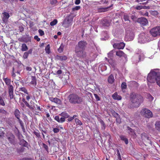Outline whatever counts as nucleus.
I'll return each mask as SVG.
<instances>
[{
	"label": "nucleus",
	"mask_w": 160,
	"mask_h": 160,
	"mask_svg": "<svg viewBox=\"0 0 160 160\" xmlns=\"http://www.w3.org/2000/svg\"><path fill=\"white\" fill-rule=\"evenodd\" d=\"M42 145L43 148L46 151L48 152V146L44 143H42Z\"/></svg>",
	"instance_id": "8fccbe9b"
},
{
	"label": "nucleus",
	"mask_w": 160,
	"mask_h": 160,
	"mask_svg": "<svg viewBox=\"0 0 160 160\" xmlns=\"http://www.w3.org/2000/svg\"><path fill=\"white\" fill-rule=\"evenodd\" d=\"M156 82L157 84L159 87H160V73H159V75L158 77Z\"/></svg>",
	"instance_id": "de8ad7c7"
},
{
	"label": "nucleus",
	"mask_w": 160,
	"mask_h": 160,
	"mask_svg": "<svg viewBox=\"0 0 160 160\" xmlns=\"http://www.w3.org/2000/svg\"><path fill=\"white\" fill-rule=\"evenodd\" d=\"M62 71L61 70H58L57 72V73L59 75L62 74Z\"/></svg>",
	"instance_id": "69168bd1"
},
{
	"label": "nucleus",
	"mask_w": 160,
	"mask_h": 160,
	"mask_svg": "<svg viewBox=\"0 0 160 160\" xmlns=\"http://www.w3.org/2000/svg\"><path fill=\"white\" fill-rule=\"evenodd\" d=\"M116 118V122L117 123L120 124L121 123V119L120 118V116L118 117H117Z\"/></svg>",
	"instance_id": "a18cd8bd"
},
{
	"label": "nucleus",
	"mask_w": 160,
	"mask_h": 160,
	"mask_svg": "<svg viewBox=\"0 0 160 160\" xmlns=\"http://www.w3.org/2000/svg\"><path fill=\"white\" fill-rule=\"evenodd\" d=\"M141 139L143 142H145L147 144H152L151 141L148 135L145 133H143L141 135Z\"/></svg>",
	"instance_id": "423d86ee"
},
{
	"label": "nucleus",
	"mask_w": 160,
	"mask_h": 160,
	"mask_svg": "<svg viewBox=\"0 0 160 160\" xmlns=\"http://www.w3.org/2000/svg\"><path fill=\"white\" fill-rule=\"evenodd\" d=\"M22 160H32L31 158H23Z\"/></svg>",
	"instance_id": "774afa93"
},
{
	"label": "nucleus",
	"mask_w": 160,
	"mask_h": 160,
	"mask_svg": "<svg viewBox=\"0 0 160 160\" xmlns=\"http://www.w3.org/2000/svg\"><path fill=\"white\" fill-rule=\"evenodd\" d=\"M34 39L37 40V41L39 42L40 40V39L38 38L37 35H35L34 37Z\"/></svg>",
	"instance_id": "052dcab7"
},
{
	"label": "nucleus",
	"mask_w": 160,
	"mask_h": 160,
	"mask_svg": "<svg viewBox=\"0 0 160 160\" xmlns=\"http://www.w3.org/2000/svg\"><path fill=\"white\" fill-rule=\"evenodd\" d=\"M87 45V43L84 40H81L79 41L75 48L85 50V49Z\"/></svg>",
	"instance_id": "6e6552de"
},
{
	"label": "nucleus",
	"mask_w": 160,
	"mask_h": 160,
	"mask_svg": "<svg viewBox=\"0 0 160 160\" xmlns=\"http://www.w3.org/2000/svg\"><path fill=\"white\" fill-rule=\"evenodd\" d=\"M119 137L121 140L122 141H124L125 143L126 144H127L128 143V139L124 135H121L119 136Z\"/></svg>",
	"instance_id": "4be33fe9"
},
{
	"label": "nucleus",
	"mask_w": 160,
	"mask_h": 160,
	"mask_svg": "<svg viewBox=\"0 0 160 160\" xmlns=\"http://www.w3.org/2000/svg\"><path fill=\"white\" fill-rule=\"evenodd\" d=\"M18 120L20 123V124L21 125V126L22 128V129L23 130H25L24 126L23 125V123L22 122V121L20 119V118H19V119H18Z\"/></svg>",
	"instance_id": "e433bc0d"
},
{
	"label": "nucleus",
	"mask_w": 160,
	"mask_h": 160,
	"mask_svg": "<svg viewBox=\"0 0 160 160\" xmlns=\"http://www.w3.org/2000/svg\"><path fill=\"white\" fill-rule=\"evenodd\" d=\"M2 14L3 16L2 18V20L4 22L9 18L10 15L8 13L6 12H4Z\"/></svg>",
	"instance_id": "a211bd4d"
},
{
	"label": "nucleus",
	"mask_w": 160,
	"mask_h": 160,
	"mask_svg": "<svg viewBox=\"0 0 160 160\" xmlns=\"http://www.w3.org/2000/svg\"><path fill=\"white\" fill-rule=\"evenodd\" d=\"M109 8V7L107 8H99L97 7V11L98 12H105L108 11V9Z\"/></svg>",
	"instance_id": "aec40b11"
},
{
	"label": "nucleus",
	"mask_w": 160,
	"mask_h": 160,
	"mask_svg": "<svg viewBox=\"0 0 160 160\" xmlns=\"http://www.w3.org/2000/svg\"><path fill=\"white\" fill-rule=\"evenodd\" d=\"M58 22V21L57 19H55L52 21L50 23V25L51 26H53L55 25Z\"/></svg>",
	"instance_id": "4c0bfd02"
},
{
	"label": "nucleus",
	"mask_w": 160,
	"mask_h": 160,
	"mask_svg": "<svg viewBox=\"0 0 160 160\" xmlns=\"http://www.w3.org/2000/svg\"><path fill=\"white\" fill-rule=\"evenodd\" d=\"M131 18L132 20V21L135 22H137V17L134 15H132L131 16Z\"/></svg>",
	"instance_id": "37998d69"
},
{
	"label": "nucleus",
	"mask_w": 160,
	"mask_h": 160,
	"mask_svg": "<svg viewBox=\"0 0 160 160\" xmlns=\"http://www.w3.org/2000/svg\"><path fill=\"white\" fill-rule=\"evenodd\" d=\"M151 35L153 37L160 36V27H157L152 28L150 31Z\"/></svg>",
	"instance_id": "0eeeda50"
},
{
	"label": "nucleus",
	"mask_w": 160,
	"mask_h": 160,
	"mask_svg": "<svg viewBox=\"0 0 160 160\" xmlns=\"http://www.w3.org/2000/svg\"><path fill=\"white\" fill-rule=\"evenodd\" d=\"M0 113H2V114L4 115H6V114L7 113V112L4 109L2 108H1L0 109Z\"/></svg>",
	"instance_id": "49530a36"
},
{
	"label": "nucleus",
	"mask_w": 160,
	"mask_h": 160,
	"mask_svg": "<svg viewBox=\"0 0 160 160\" xmlns=\"http://www.w3.org/2000/svg\"><path fill=\"white\" fill-rule=\"evenodd\" d=\"M112 98L114 100H120L122 99L121 96L118 95L117 92H115L112 96Z\"/></svg>",
	"instance_id": "6ab92c4d"
},
{
	"label": "nucleus",
	"mask_w": 160,
	"mask_h": 160,
	"mask_svg": "<svg viewBox=\"0 0 160 160\" xmlns=\"http://www.w3.org/2000/svg\"><path fill=\"white\" fill-rule=\"evenodd\" d=\"M75 55L78 58H84L86 57V53L84 51V50L75 48Z\"/></svg>",
	"instance_id": "20e7f679"
},
{
	"label": "nucleus",
	"mask_w": 160,
	"mask_h": 160,
	"mask_svg": "<svg viewBox=\"0 0 160 160\" xmlns=\"http://www.w3.org/2000/svg\"><path fill=\"white\" fill-rule=\"evenodd\" d=\"M80 0H76L75 3L76 5H78L80 3Z\"/></svg>",
	"instance_id": "e2e57ef3"
},
{
	"label": "nucleus",
	"mask_w": 160,
	"mask_h": 160,
	"mask_svg": "<svg viewBox=\"0 0 160 160\" xmlns=\"http://www.w3.org/2000/svg\"><path fill=\"white\" fill-rule=\"evenodd\" d=\"M94 95L97 101H99L100 100V98L97 94H94Z\"/></svg>",
	"instance_id": "13d9d810"
},
{
	"label": "nucleus",
	"mask_w": 160,
	"mask_h": 160,
	"mask_svg": "<svg viewBox=\"0 0 160 160\" xmlns=\"http://www.w3.org/2000/svg\"><path fill=\"white\" fill-rule=\"evenodd\" d=\"M75 121L77 125H82V123L81 121L78 118H76L75 119Z\"/></svg>",
	"instance_id": "58836bf2"
},
{
	"label": "nucleus",
	"mask_w": 160,
	"mask_h": 160,
	"mask_svg": "<svg viewBox=\"0 0 160 160\" xmlns=\"http://www.w3.org/2000/svg\"><path fill=\"white\" fill-rule=\"evenodd\" d=\"M113 56V51H111L110 52L108 53V56L109 57H112Z\"/></svg>",
	"instance_id": "6e6d98bb"
},
{
	"label": "nucleus",
	"mask_w": 160,
	"mask_h": 160,
	"mask_svg": "<svg viewBox=\"0 0 160 160\" xmlns=\"http://www.w3.org/2000/svg\"><path fill=\"white\" fill-rule=\"evenodd\" d=\"M115 81L113 75L111 74L108 78V82L110 84L113 83Z\"/></svg>",
	"instance_id": "412c9836"
},
{
	"label": "nucleus",
	"mask_w": 160,
	"mask_h": 160,
	"mask_svg": "<svg viewBox=\"0 0 160 160\" xmlns=\"http://www.w3.org/2000/svg\"><path fill=\"white\" fill-rule=\"evenodd\" d=\"M102 23L103 26L106 27L109 26L110 24V22L107 19L103 20Z\"/></svg>",
	"instance_id": "c85d7f7f"
},
{
	"label": "nucleus",
	"mask_w": 160,
	"mask_h": 160,
	"mask_svg": "<svg viewBox=\"0 0 160 160\" xmlns=\"http://www.w3.org/2000/svg\"><path fill=\"white\" fill-rule=\"evenodd\" d=\"M11 76L13 80L18 81L20 80L21 78L19 76H17L15 72L14 68H13L12 70L11 73Z\"/></svg>",
	"instance_id": "ddd939ff"
},
{
	"label": "nucleus",
	"mask_w": 160,
	"mask_h": 160,
	"mask_svg": "<svg viewBox=\"0 0 160 160\" xmlns=\"http://www.w3.org/2000/svg\"><path fill=\"white\" fill-rule=\"evenodd\" d=\"M30 84L35 86L37 84L36 80L35 77H32V80L30 82Z\"/></svg>",
	"instance_id": "c756f323"
},
{
	"label": "nucleus",
	"mask_w": 160,
	"mask_h": 160,
	"mask_svg": "<svg viewBox=\"0 0 160 160\" xmlns=\"http://www.w3.org/2000/svg\"><path fill=\"white\" fill-rule=\"evenodd\" d=\"M98 120L102 125V128L104 130L106 128V126L104 122L100 118Z\"/></svg>",
	"instance_id": "2f4dec72"
},
{
	"label": "nucleus",
	"mask_w": 160,
	"mask_h": 160,
	"mask_svg": "<svg viewBox=\"0 0 160 160\" xmlns=\"http://www.w3.org/2000/svg\"><path fill=\"white\" fill-rule=\"evenodd\" d=\"M50 100L52 102H53L57 104H61V101L58 98H50Z\"/></svg>",
	"instance_id": "dca6fc26"
},
{
	"label": "nucleus",
	"mask_w": 160,
	"mask_h": 160,
	"mask_svg": "<svg viewBox=\"0 0 160 160\" xmlns=\"http://www.w3.org/2000/svg\"><path fill=\"white\" fill-rule=\"evenodd\" d=\"M123 19L125 21L128 22L129 23L130 22V20L129 19V15L128 14H125L123 15Z\"/></svg>",
	"instance_id": "cd10ccee"
},
{
	"label": "nucleus",
	"mask_w": 160,
	"mask_h": 160,
	"mask_svg": "<svg viewBox=\"0 0 160 160\" xmlns=\"http://www.w3.org/2000/svg\"><path fill=\"white\" fill-rule=\"evenodd\" d=\"M110 112L112 114V115L115 118H117V117H118L119 116V114L115 112V111L112 109H111L110 110Z\"/></svg>",
	"instance_id": "393cba45"
},
{
	"label": "nucleus",
	"mask_w": 160,
	"mask_h": 160,
	"mask_svg": "<svg viewBox=\"0 0 160 160\" xmlns=\"http://www.w3.org/2000/svg\"><path fill=\"white\" fill-rule=\"evenodd\" d=\"M130 100L132 104L129 106L131 108L138 107L143 101L142 96L134 92L131 93L130 96Z\"/></svg>",
	"instance_id": "f257e3e1"
},
{
	"label": "nucleus",
	"mask_w": 160,
	"mask_h": 160,
	"mask_svg": "<svg viewBox=\"0 0 160 160\" xmlns=\"http://www.w3.org/2000/svg\"><path fill=\"white\" fill-rule=\"evenodd\" d=\"M69 102L72 104H80L83 102L82 97L79 96L76 93L69 95L68 97Z\"/></svg>",
	"instance_id": "f03ea898"
},
{
	"label": "nucleus",
	"mask_w": 160,
	"mask_h": 160,
	"mask_svg": "<svg viewBox=\"0 0 160 160\" xmlns=\"http://www.w3.org/2000/svg\"><path fill=\"white\" fill-rule=\"evenodd\" d=\"M9 96L11 99L14 98L13 97V87L12 85H9L8 87Z\"/></svg>",
	"instance_id": "f8f14e48"
},
{
	"label": "nucleus",
	"mask_w": 160,
	"mask_h": 160,
	"mask_svg": "<svg viewBox=\"0 0 160 160\" xmlns=\"http://www.w3.org/2000/svg\"><path fill=\"white\" fill-rule=\"evenodd\" d=\"M60 115L64 117H61L60 118V123H62L64 122L65 121V118H67L68 117V114L65 112H62Z\"/></svg>",
	"instance_id": "4468645a"
},
{
	"label": "nucleus",
	"mask_w": 160,
	"mask_h": 160,
	"mask_svg": "<svg viewBox=\"0 0 160 160\" xmlns=\"http://www.w3.org/2000/svg\"><path fill=\"white\" fill-rule=\"evenodd\" d=\"M155 126L156 130L160 133V121H157L156 122Z\"/></svg>",
	"instance_id": "5701e85b"
},
{
	"label": "nucleus",
	"mask_w": 160,
	"mask_h": 160,
	"mask_svg": "<svg viewBox=\"0 0 160 160\" xmlns=\"http://www.w3.org/2000/svg\"><path fill=\"white\" fill-rule=\"evenodd\" d=\"M20 112L18 109H16L15 110L14 112V114L17 119L20 118Z\"/></svg>",
	"instance_id": "b1692460"
},
{
	"label": "nucleus",
	"mask_w": 160,
	"mask_h": 160,
	"mask_svg": "<svg viewBox=\"0 0 160 160\" xmlns=\"http://www.w3.org/2000/svg\"><path fill=\"white\" fill-rule=\"evenodd\" d=\"M54 119L58 122H59L60 118L59 116H56L54 118Z\"/></svg>",
	"instance_id": "680f3d73"
},
{
	"label": "nucleus",
	"mask_w": 160,
	"mask_h": 160,
	"mask_svg": "<svg viewBox=\"0 0 160 160\" xmlns=\"http://www.w3.org/2000/svg\"><path fill=\"white\" fill-rule=\"evenodd\" d=\"M38 32L39 33L40 35L41 36H42L44 34V31L41 29H39Z\"/></svg>",
	"instance_id": "864d4df0"
},
{
	"label": "nucleus",
	"mask_w": 160,
	"mask_h": 160,
	"mask_svg": "<svg viewBox=\"0 0 160 160\" xmlns=\"http://www.w3.org/2000/svg\"><path fill=\"white\" fill-rule=\"evenodd\" d=\"M159 72L151 71L147 76V81L150 83H154L156 82L158 77L159 75Z\"/></svg>",
	"instance_id": "7ed1b4c3"
},
{
	"label": "nucleus",
	"mask_w": 160,
	"mask_h": 160,
	"mask_svg": "<svg viewBox=\"0 0 160 160\" xmlns=\"http://www.w3.org/2000/svg\"><path fill=\"white\" fill-rule=\"evenodd\" d=\"M7 138L11 144L14 145L15 144V137L14 135L11 132H8L7 135Z\"/></svg>",
	"instance_id": "1a4fd4ad"
},
{
	"label": "nucleus",
	"mask_w": 160,
	"mask_h": 160,
	"mask_svg": "<svg viewBox=\"0 0 160 160\" xmlns=\"http://www.w3.org/2000/svg\"><path fill=\"white\" fill-rule=\"evenodd\" d=\"M80 8V6H76L75 7H74L72 8V11H75L78 10Z\"/></svg>",
	"instance_id": "3c124183"
},
{
	"label": "nucleus",
	"mask_w": 160,
	"mask_h": 160,
	"mask_svg": "<svg viewBox=\"0 0 160 160\" xmlns=\"http://www.w3.org/2000/svg\"><path fill=\"white\" fill-rule=\"evenodd\" d=\"M137 22L139 23L142 27L146 26L148 24V20L146 18L143 17L138 18Z\"/></svg>",
	"instance_id": "9d476101"
},
{
	"label": "nucleus",
	"mask_w": 160,
	"mask_h": 160,
	"mask_svg": "<svg viewBox=\"0 0 160 160\" xmlns=\"http://www.w3.org/2000/svg\"><path fill=\"white\" fill-rule=\"evenodd\" d=\"M124 54V53L123 51L121 50H119L116 52V55L120 57L123 56Z\"/></svg>",
	"instance_id": "7c9ffc66"
},
{
	"label": "nucleus",
	"mask_w": 160,
	"mask_h": 160,
	"mask_svg": "<svg viewBox=\"0 0 160 160\" xmlns=\"http://www.w3.org/2000/svg\"><path fill=\"white\" fill-rule=\"evenodd\" d=\"M19 91H21L25 93L28 94L27 90L24 87L21 88H19Z\"/></svg>",
	"instance_id": "ea45409f"
},
{
	"label": "nucleus",
	"mask_w": 160,
	"mask_h": 160,
	"mask_svg": "<svg viewBox=\"0 0 160 160\" xmlns=\"http://www.w3.org/2000/svg\"><path fill=\"white\" fill-rule=\"evenodd\" d=\"M26 69L27 71H31L32 70V68L31 67H27L26 68Z\"/></svg>",
	"instance_id": "0e129e2a"
},
{
	"label": "nucleus",
	"mask_w": 160,
	"mask_h": 160,
	"mask_svg": "<svg viewBox=\"0 0 160 160\" xmlns=\"http://www.w3.org/2000/svg\"><path fill=\"white\" fill-rule=\"evenodd\" d=\"M33 133L36 135V137L38 138H40V133L38 130L36 129L35 131H34Z\"/></svg>",
	"instance_id": "72a5a7b5"
},
{
	"label": "nucleus",
	"mask_w": 160,
	"mask_h": 160,
	"mask_svg": "<svg viewBox=\"0 0 160 160\" xmlns=\"http://www.w3.org/2000/svg\"><path fill=\"white\" fill-rule=\"evenodd\" d=\"M128 129L129 134L134 137H135L136 136V134L134 130L133 129L128 127Z\"/></svg>",
	"instance_id": "f3484780"
},
{
	"label": "nucleus",
	"mask_w": 160,
	"mask_h": 160,
	"mask_svg": "<svg viewBox=\"0 0 160 160\" xmlns=\"http://www.w3.org/2000/svg\"><path fill=\"white\" fill-rule=\"evenodd\" d=\"M125 46V44L123 42H121L119 43H114L113 45V47L114 48L118 49H123L124 47Z\"/></svg>",
	"instance_id": "9b49d317"
},
{
	"label": "nucleus",
	"mask_w": 160,
	"mask_h": 160,
	"mask_svg": "<svg viewBox=\"0 0 160 160\" xmlns=\"http://www.w3.org/2000/svg\"><path fill=\"white\" fill-rule=\"evenodd\" d=\"M21 47V50L22 51H26L28 49V47L25 43H23L22 44Z\"/></svg>",
	"instance_id": "473e14b6"
},
{
	"label": "nucleus",
	"mask_w": 160,
	"mask_h": 160,
	"mask_svg": "<svg viewBox=\"0 0 160 160\" xmlns=\"http://www.w3.org/2000/svg\"><path fill=\"white\" fill-rule=\"evenodd\" d=\"M6 84L8 86L11 85L10 84L11 82V80L10 79L6 78L3 79Z\"/></svg>",
	"instance_id": "a878e982"
},
{
	"label": "nucleus",
	"mask_w": 160,
	"mask_h": 160,
	"mask_svg": "<svg viewBox=\"0 0 160 160\" xmlns=\"http://www.w3.org/2000/svg\"><path fill=\"white\" fill-rule=\"evenodd\" d=\"M142 7L141 6H137L136 8H135L137 10H140L142 8Z\"/></svg>",
	"instance_id": "338daca9"
},
{
	"label": "nucleus",
	"mask_w": 160,
	"mask_h": 160,
	"mask_svg": "<svg viewBox=\"0 0 160 160\" xmlns=\"http://www.w3.org/2000/svg\"><path fill=\"white\" fill-rule=\"evenodd\" d=\"M1 129H0V137L2 138L4 136L5 133L3 131H1Z\"/></svg>",
	"instance_id": "bf43d9fd"
},
{
	"label": "nucleus",
	"mask_w": 160,
	"mask_h": 160,
	"mask_svg": "<svg viewBox=\"0 0 160 160\" xmlns=\"http://www.w3.org/2000/svg\"><path fill=\"white\" fill-rule=\"evenodd\" d=\"M0 105L3 106L5 105L4 100L1 96H0Z\"/></svg>",
	"instance_id": "a19ab883"
},
{
	"label": "nucleus",
	"mask_w": 160,
	"mask_h": 160,
	"mask_svg": "<svg viewBox=\"0 0 160 160\" xmlns=\"http://www.w3.org/2000/svg\"><path fill=\"white\" fill-rule=\"evenodd\" d=\"M142 115L147 118H150L152 117L153 114L152 112L147 108L143 109L141 112Z\"/></svg>",
	"instance_id": "39448f33"
},
{
	"label": "nucleus",
	"mask_w": 160,
	"mask_h": 160,
	"mask_svg": "<svg viewBox=\"0 0 160 160\" xmlns=\"http://www.w3.org/2000/svg\"><path fill=\"white\" fill-rule=\"evenodd\" d=\"M20 144L23 146L27 147L28 143L23 139H22L20 141Z\"/></svg>",
	"instance_id": "bb28decb"
},
{
	"label": "nucleus",
	"mask_w": 160,
	"mask_h": 160,
	"mask_svg": "<svg viewBox=\"0 0 160 160\" xmlns=\"http://www.w3.org/2000/svg\"><path fill=\"white\" fill-rule=\"evenodd\" d=\"M108 61L109 63L112 66L114 65V61L112 59H108Z\"/></svg>",
	"instance_id": "09e8293b"
},
{
	"label": "nucleus",
	"mask_w": 160,
	"mask_h": 160,
	"mask_svg": "<svg viewBox=\"0 0 160 160\" xmlns=\"http://www.w3.org/2000/svg\"><path fill=\"white\" fill-rule=\"evenodd\" d=\"M151 14L154 16H157L158 14V13L157 11H152L151 12Z\"/></svg>",
	"instance_id": "79ce46f5"
},
{
	"label": "nucleus",
	"mask_w": 160,
	"mask_h": 160,
	"mask_svg": "<svg viewBox=\"0 0 160 160\" xmlns=\"http://www.w3.org/2000/svg\"><path fill=\"white\" fill-rule=\"evenodd\" d=\"M45 50L46 53L49 54L50 52V46L49 44L46 47Z\"/></svg>",
	"instance_id": "f704fd0d"
},
{
	"label": "nucleus",
	"mask_w": 160,
	"mask_h": 160,
	"mask_svg": "<svg viewBox=\"0 0 160 160\" xmlns=\"http://www.w3.org/2000/svg\"><path fill=\"white\" fill-rule=\"evenodd\" d=\"M63 48L64 46L62 44H61L59 48H58V52L59 53L62 52L63 50Z\"/></svg>",
	"instance_id": "c9c22d12"
},
{
	"label": "nucleus",
	"mask_w": 160,
	"mask_h": 160,
	"mask_svg": "<svg viewBox=\"0 0 160 160\" xmlns=\"http://www.w3.org/2000/svg\"><path fill=\"white\" fill-rule=\"evenodd\" d=\"M59 129L57 128H53V131L54 133H57L59 132Z\"/></svg>",
	"instance_id": "5fc2aeb1"
},
{
	"label": "nucleus",
	"mask_w": 160,
	"mask_h": 160,
	"mask_svg": "<svg viewBox=\"0 0 160 160\" xmlns=\"http://www.w3.org/2000/svg\"><path fill=\"white\" fill-rule=\"evenodd\" d=\"M121 88L122 89H125L127 88L126 83L125 82H123L121 84Z\"/></svg>",
	"instance_id": "c03bdc74"
},
{
	"label": "nucleus",
	"mask_w": 160,
	"mask_h": 160,
	"mask_svg": "<svg viewBox=\"0 0 160 160\" xmlns=\"http://www.w3.org/2000/svg\"><path fill=\"white\" fill-rule=\"evenodd\" d=\"M57 2V0H50V2L52 5H55Z\"/></svg>",
	"instance_id": "603ef678"
},
{
	"label": "nucleus",
	"mask_w": 160,
	"mask_h": 160,
	"mask_svg": "<svg viewBox=\"0 0 160 160\" xmlns=\"http://www.w3.org/2000/svg\"><path fill=\"white\" fill-rule=\"evenodd\" d=\"M29 54H28V53L27 52H25L23 56V57L24 59L27 58Z\"/></svg>",
	"instance_id": "4d7b16f0"
},
{
	"label": "nucleus",
	"mask_w": 160,
	"mask_h": 160,
	"mask_svg": "<svg viewBox=\"0 0 160 160\" xmlns=\"http://www.w3.org/2000/svg\"><path fill=\"white\" fill-rule=\"evenodd\" d=\"M67 57L65 55L60 56L57 55L55 57L56 60L65 61L67 59Z\"/></svg>",
	"instance_id": "2eb2a0df"
}]
</instances>
